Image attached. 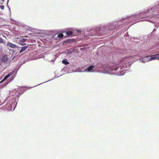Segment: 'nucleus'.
Masks as SVG:
<instances>
[{"instance_id":"1","label":"nucleus","mask_w":159,"mask_h":159,"mask_svg":"<svg viewBox=\"0 0 159 159\" xmlns=\"http://www.w3.org/2000/svg\"><path fill=\"white\" fill-rule=\"evenodd\" d=\"M150 57L151 61L155 59H159V54H158L152 55Z\"/></svg>"},{"instance_id":"2","label":"nucleus","mask_w":159,"mask_h":159,"mask_svg":"<svg viewBox=\"0 0 159 159\" xmlns=\"http://www.w3.org/2000/svg\"><path fill=\"white\" fill-rule=\"evenodd\" d=\"M95 31H97L94 34V35H98L100 34H102V33L104 34V33H102L101 32L102 29L100 28H97L95 30Z\"/></svg>"},{"instance_id":"3","label":"nucleus","mask_w":159,"mask_h":159,"mask_svg":"<svg viewBox=\"0 0 159 159\" xmlns=\"http://www.w3.org/2000/svg\"><path fill=\"white\" fill-rule=\"evenodd\" d=\"M151 61L150 57H146L142 58V61L144 62H147Z\"/></svg>"},{"instance_id":"4","label":"nucleus","mask_w":159,"mask_h":159,"mask_svg":"<svg viewBox=\"0 0 159 159\" xmlns=\"http://www.w3.org/2000/svg\"><path fill=\"white\" fill-rule=\"evenodd\" d=\"M95 67V66H90L89 67L86 68L85 71L86 72H90L93 69V68Z\"/></svg>"},{"instance_id":"5","label":"nucleus","mask_w":159,"mask_h":159,"mask_svg":"<svg viewBox=\"0 0 159 159\" xmlns=\"http://www.w3.org/2000/svg\"><path fill=\"white\" fill-rule=\"evenodd\" d=\"M118 69V67H116L114 66H110L109 68V70H116Z\"/></svg>"},{"instance_id":"6","label":"nucleus","mask_w":159,"mask_h":159,"mask_svg":"<svg viewBox=\"0 0 159 159\" xmlns=\"http://www.w3.org/2000/svg\"><path fill=\"white\" fill-rule=\"evenodd\" d=\"M131 59V57H127L123 59V61H125L126 63H129V60H130Z\"/></svg>"},{"instance_id":"7","label":"nucleus","mask_w":159,"mask_h":159,"mask_svg":"<svg viewBox=\"0 0 159 159\" xmlns=\"http://www.w3.org/2000/svg\"><path fill=\"white\" fill-rule=\"evenodd\" d=\"M7 45L12 48H15L16 46V45L9 42H7Z\"/></svg>"},{"instance_id":"8","label":"nucleus","mask_w":159,"mask_h":159,"mask_svg":"<svg viewBox=\"0 0 159 159\" xmlns=\"http://www.w3.org/2000/svg\"><path fill=\"white\" fill-rule=\"evenodd\" d=\"M28 47V46H24L23 47L20 51V53L25 50Z\"/></svg>"},{"instance_id":"9","label":"nucleus","mask_w":159,"mask_h":159,"mask_svg":"<svg viewBox=\"0 0 159 159\" xmlns=\"http://www.w3.org/2000/svg\"><path fill=\"white\" fill-rule=\"evenodd\" d=\"M62 62L65 65H66L69 64V62L66 59H64L62 60Z\"/></svg>"},{"instance_id":"10","label":"nucleus","mask_w":159,"mask_h":159,"mask_svg":"<svg viewBox=\"0 0 159 159\" xmlns=\"http://www.w3.org/2000/svg\"><path fill=\"white\" fill-rule=\"evenodd\" d=\"M7 57L6 56L3 57L2 58V61L4 62H6L7 61Z\"/></svg>"},{"instance_id":"11","label":"nucleus","mask_w":159,"mask_h":159,"mask_svg":"<svg viewBox=\"0 0 159 159\" xmlns=\"http://www.w3.org/2000/svg\"><path fill=\"white\" fill-rule=\"evenodd\" d=\"M66 34L68 36H70L71 35H72L73 34L72 32L71 31H69L67 32H66Z\"/></svg>"},{"instance_id":"12","label":"nucleus","mask_w":159,"mask_h":159,"mask_svg":"<svg viewBox=\"0 0 159 159\" xmlns=\"http://www.w3.org/2000/svg\"><path fill=\"white\" fill-rule=\"evenodd\" d=\"M12 73L11 74H8V75H6L5 77L3 79L4 80H6L8 78H9L11 75H12Z\"/></svg>"},{"instance_id":"13","label":"nucleus","mask_w":159,"mask_h":159,"mask_svg":"<svg viewBox=\"0 0 159 159\" xmlns=\"http://www.w3.org/2000/svg\"><path fill=\"white\" fill-rule=\"evenodd\" d=\"M26 40V39L23 38L21 40V43H23L25 42V41Z\"/></svg>"},{"instance_id":"14","label":"nucleus","mask_w":159,"mask_h":159,"mask_svg":"<svg viewBox=\"0 0 159 159\" xmlns=\"http://www.w3.org/2000/svg\"><path fill=\"white\" fill-rule=\"evenodd\" d=\"M63 35L62 34H60L58 35V37L60 38H61L63 37Z\"/></svg>"},{"instance_id":"15","label":"nucleus","mask_w":159,"mask_h":159,"mask_svg":"<svg viewBox=\"0 0 159 159\" xmlns=\"http://www.w3.org/2000/svg\"><path fill=\"white\" fill-rule=\"evenodd\" d=\"M3 41L4 40L2 38L0 37V43H3Z\"/></svg>"},{"instance_id":"16","label":"nucleus","mask_w":159,"mask_h":159,"mask_svg":"<svg viewBox=\"0 0 159 159\" xmlns=\"http://www.w3.org/2000/svg\"><path fill=\"white\" fill-rule=\"evenodd\" d=\"M0 7L2 10H3L4 9V6H1Z\"/></svg>"},{"instance_id":"17","label":"nucleus","mask_w":159,"mask_h":159,"mask_svg":"<svg viewBox=\"0 0 159 159\" xmlns=\"http://www.w3.org/2000/svg\"><path fill=\"white\" fill-rule=\"evenodd\" d=\"M5 80H4L3 79L0 82V84L2 83H3L4 81H5Z\"/></svg>"},{"instance_id":"18","label":"nucleus","mask_w":159,"mask_h":159,"mask_svg":"<svg viewBox=\"0 0 159 159\" xmlns=\"http://www.w3.org/2000/svg\"><path fill=\"white\" fill-rule=\"evenodd\" d=\"M25 44H23L22 45H25Z\"/></svg>"}]
</instances>
